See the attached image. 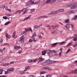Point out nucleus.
Masks as SVG:
<instances>
[{"mask_svg": "<svg viewBox=\"0 0 77 77\" xmlns=\"http://www.w3.org/2000/svg\"><path fill=\"white\" fill-rule=\"evenodd\" d=\"M77 2H70L66 4V6L67 7H71V9H74L77 8Z\"/></svg>", "mask_w": 77, "mask_h": 77, "instance_id": "1", "label": "nucleus"}, {"mask_svg": "<svg viewBox=\"0 0 77 77\" xmlns=\"http://www.w3.org/2000/svg\"><path fill=\"white\" fill-rule=\"evenodd\" d=\"M65 12V10L64 9H61L59 10H58L57 11H55L51 12L48 15H54V14H56L60 12L63 13Z\"/></svg>", "mask_w": 77, "mask_h": 77, "instance_id": "2", "label": "nucleus"}, {"mask_svg": "<svg viewBox=\"0 0 77 77\" xmlns=\"http://www.w3.org/2000/svg\"><path fill=\"white\" fill-rule=\"evenodd\" d=\"M35 37H36V33L34 32L33 35L31 37L32 39H30L29 42L30 43L32 42V41H34V42H37L38 40H35Z\"/></svg>", "mask_w": 77, "mask_h": 77, "instance_id": "3", "label": "nucleus"}, {"mask_svg": "<svg viewBox=\"0 0 77 77\" xmlns=\"http://www.w3.org/2000/svg\"><path fill=\"white\" fill-rule=\"evenodd\" d=\"M56 1H57V0H48V3H52V4L54 5V4H56Z\"/></svg>", "mask_w": 77, "mask_h": 77, "instance_id": "4", "label": "nucleus"}, {"mask_svg": "<svg viewBox=\"0 0 77 77\" xmlns=\"http://www.w3.org/2000/svg\"><path fill=\"white\" fill-rule=\"evenodd\" d=\"M70 73H72V74H77V69L74 70H71Z\"/></svg>", "mask_w": 77, "mask_h": 77, "instance_id": "5", "label": "nucleus"}, {"mask_svg": "<svg viewBox=\"0 0 77 77\" xmlns=\"http://www.w3.org/2000/svg\"><path fill=\"white\" fill-rule=\"evenodd\" d=\"M20 41L22 43H23L24 42V36H21L20 38Z\"/></svg>", "mask_w": 77, "mask_h": 77, "instance_id": "6", "label": "nucleus"}, {"mask_svg": "<svg viewBox=\"0 0 77 77\" xmlns=\"http://www.w3.org/2000/svg\"><path fill=\"white\" fill-rule=\"evenodd\" d=\"M65 26L66 29H70V27H70V25H69V24H66L65 25Z\"/></svg>", "mask_w": 77, "mask_h": 77, "instance_id": "7", "label": "nucleus"}, {"mask_svg": "<svg viewBox=\"0 0 77 77\" xmlns=\"http://www.w3.org/2000/svg\"><path fill=\"white\" fill-rule=\"evenodd\" d=\"M44 64H45V66H47V65H48V60H46L45 62L44 63H42V65Z\"/></svg>", "mask_w": 77, "mask_h": 77, "instance_id": "8", "label": "nucleus"}, {"mask_svg": "<svg viewBox=\"0 0 77 77\" xmlns=\"http://www.w3.org/2000/svg\"><path fill=\"white\" fill-rule=\"evenodd\" d=\"M47 73V72L45 71H41L40 72V75H44V74H45Z\"/></svg>", "mask_w": 77, "mask_h": 77, "instance_id": "9", "label": "nucleus"}, {"mask_svg": "<svg viewBox=\"0 0 77 77\" xmlns=\"http://www.w3.org/2000/svg\"><path fill=\"white\" fill-rule=\"evenodd\" d=\"M56 61H50V60H48L49 64H51V63H54L55 62H56Z\"/></svg>", "mask_w": 77, "mask_h": 77, "instance_id": "10", "label": "nucleus"}, {"mask_svg": "<svg viewBox=\"0 0 77 77\" xmlns=\"http://www.w3.org/2000/svg\"><path fill=\"white\" fill-rule=\"evenodd\" d=\"M38 59L39 60V61L38 62V63H40V62H41L43 60V59H42V58L40 57L38 58Z\"/></svg>", "mask_w": 77, "mask_h": 77, "instance_id": "11", "label": "nucleus"}, {"mask_svg": "<svg viewBox=\"0 0 77 77\" xmlns=\"http://www.w3.org/2000/svg\"><path fill=\"white\" fill-rule=\"evenodd\" d=\"M24 70L23 71H19V73H20V74H21V75H23V74H24Z\"/></svg>", "mask_w": 77, "mask_h": 77, "instance_id": "12", "label": "nucleus"}, {"mask_svg": "<svg viewBox=\"0 0 77 77\" xmlns=\"http://www.w3.org/2000/svg\"><path fill=\"white\" fill-rule=\"evenodd\" d=\"M14 49L18 50V49H20V48H21V47L17 46H15L14 47Z\"/></svg>", "mask_w": 77, "mask_h": 77, "instance_id": "13", "label": "nucleus"}, {"mask_svg": "<svg viewBox=\"0 0 77 77\" xmlns=\"http://www.w3.org/2000/svg\"><path fill=\"white\" fill-rule=\"evenodd\" d=\"M14 70V68H11L8 69V71L9 72H11L12 71H13Z\"/></svg>", "mask_w": 77, "mask_h": 77, "instance_id": "14", "label": "nucleus"}, {"mask_svg": "<svg viewBox=\"0 0 77 77\" xmlns=\"http://www.w3.org/2000/svg\"><path fill=\"white\" fill-rule=\"evenodd\" d=\"M58 43H56L52 44L51 45L52 47H56V45H57V44Z\"/></svg>", "mask_w": 77, "mask_h": 77, "instance_id": "15", "label": "nucleus"}, {"mask_svg": "<svg viewBox=\"0 0 77 77\" xmlns=\"http://www.w3.org/2000/svg\"><path fill=\"white\" fill-rule=\"evenodd\" d=\"M21 35H22V36H24V35H26V31H24L23 32L21 33Z\"/></svg>", "mask_w": 77, "mask_h": 77, "instance_id": "16", "label": "nucleus"}, {"mask_svg": "<svg viewBox=\"0 0 77 77\" xmlns=\"http://www.w3.org/2000/svg\"><path fill=\"white\" fill-rule=\"evenodd\" d=\"M65 23L67 24L69 23V20L68 19H67L65 20Z\"/></svg>", "mask_w": 77, "mask_h": 77, "instance_id": "17", "label": "nucleus"}, {"mask_svg": "<svg viewBox=\"0 0 77 77\" xmlns=\"http://www.w3.org/2000/svg\"><path fill=\"white\" fill-rule=\"evenodd\" d=\"M30 68V67L29 66H28L26 67H25V69L24 70V71H26L27 70V69H29V68Z\"/></svg>", "mask_w": 77, "mask_h": 77, "instance_id": "18", "label": "nucleus"}, {"mask_svg": "<svg viewBox=\"0 0 77 77\" xmlns=\"http://www.w3.org/2000/svg\"><path fill=\"white\" fill-rule=\"evenodd\" d=\"M48 67H43L41 69L42 70H45V69H48Z\"/></svg>", "mask_w": 77, "mask_h": 77, "instance_id": "19", "label": "nucleus"}, {"mask_svg": "<svg viewBox=\"0 0 77 77\" xmlns=\"http://www.w3.org/2000/svg\"><path fill=\"white\" fill-rule=\"evenodd\" d=\"M24 11V9H23L22 10H18L17 11L18 12V14H20L21 12H22L23 11Z\"/></svg>", "mask_w": 77, "mask_h": 77, "instance_id": "20", "label": "nucleus"}, {"mask_svg": "<svg viewBox=\"0 0 77 77\" xmlns=\"http://www.w3.org/2000/svg\"><path fill=\"white\" fill-rule=\"evenodd\" d=\"M5 36L7 38H11V35L8 34H5Z\"/></svg>", "mask_w": 77, "mask_h": 77, "instance_id": "21", "label": "nucleus"}, {"mask_svg": "<svg viewBox=\"0 0 77 77\" xmlns=\"http://www.w3.org/2000/svg\"><path fill=\"white\" fill-rule=\"evenodd\" d=\"M30 4V2H28L25 4V6L27 7V6H29Z\"/></svg>", "mask_w": 77, "mask_h": 77, "instance_id": "22", "label": "nucleus"}, {"mask_svg": "<svg viewBox=\"0 0 77 77\" xmlns=\"http://www.w3.org/2000/svg\"><path fill=\"white\" fill-rule=\"evenodd\" d=\"M48 18V17H47L46 15L42 16L39 17L40 18Z\"/></svg>", "mask_w": 77, "mask_h": 77, "instance_id": "23", "label": "nucleus"}, {"mask_svg": "<svg viewBox=\"0 0 77 77\" xmlns=\"http://www.w3.org/2000/svg\"><path fill=\"white\" fill-rule=\"evenodd\" d=\"M66 44V42H62L60 43V45H65V44Z\"/></svg>", "mask_w": 77, "mask_h": 77, "instance_id": "24", "label": "nucleus"}, {"mask_svg": "<svg viewBox=\"0 0 77 77\" xmlns=\"http://www.w3.org/2000/svg\"><path fill=\"white\" fill-rule=\"evenodd\" d=\"M32 60L31 59H29L27 61V62H28V63H32Z\"/></svg>", "mask_w": 77, "mask_h": 77, "instance_id": "25", "label": "nucleus"}, {"mask_svg": "<svg viewBox=\"0 0 77 77\" xmlns=\"http://www.w3.org/2000/svg\"><path fill=\"white\" fill-rule=\"evenodd\" d=\"M29 2H30L31 4H35V3L34 2V0H30L29 1Z\"/></svg>", "mask_w": 77, "mask_h": 77, "instance_id": "26", "label": "nucleus"}, {"mask_svg": "<svg viewBox=\"0 0 77 77\" xmlns=\"http://www.w3.org/2000/svg\"><path fill=\"white\" fill-rule=\"evenodd\" d=\"M72 45V43H69L67 45V47H70Z\"/></svg>", "mask_w": 77, "mask_h": 77, "instance_id": "27", "label": "nucleus"}, {"mask_svg": "<svg viewBox=\"0 0 77 77\" xmlns=\"http://www.w3.org/2000/svg\"><path fill=\"white\" fill-rule=\"evenodd\" d=\"M53 53V51L51 50L50 49L48 50V54H51Z\"/></svg>", "mask_w": 77, "mask_h": 77, "instance_id": "28", "label": "nucleus"}, {"mask_svg": "<svg viewBox=\"0 0 77 77\" xmlns=\"http://www.w3.org/2000/svg\"><path fill=\"white\" fill-rule=\"evenodd\" d=\"M73 46L74 48H77V42H76L75 44L73 45Z\"/></svg>", "mask_w": 77, "mask_h": 77, "instance_id": "29", "label": "nucleus"}, {"mask_svg": "<svg viewBox=\"0 0 77 77\" xmlns=\"http://www.w3.org/2000/svg\"><path fill=\"white\" fill-rule=\"evenodd\" d=\"M11 23L10 22H7L5 24V26H6L8 25V24H11Z\"/></svg>", "mask_w": 77, "mask_h": 77, "instance_id": "30", "label": "nucleus"}, {"mask_svg": "<svg viewBox=\"0 0 77 77\" xmlns=\"http://www.w3.org/2000/svg\"><path fill=\"white\" fill-rule=\"evenodd\" d=\"M41 0H39L37 1H36L34 3V4H38V3H41Z\"/></svg>", "mask_w": 77, "mask_h": 77, "instance_id": "31", "label": "nucleus"}, {"mask_svg": "<svg viewBox=\"0 0 77 77\" xmlns=\"http://www.w3.org/2000/svg\"><path fill=\"white\" fill-rule=\"evenodd\" d=\"M60 77H68L67 75H60Z\"/></svg>", "mask_w": 77, "mask_h": 77, "instance_id": "32", "label": "nucleus"}, {"mask_svg": "<svg viewBox=\"0 0 77 77\" xmlns=\"http://www.w3.org/2000/svg\"><path fill=\"white\" fill-rule=\"evenodd\" d=\"M73 19L74 20H77V15L75 16Z\"/></svg>", "mask_w": 77, "mask_h": 77, "instance_id": "33", "label": "nucleus"}, {"mask_svg": "<svg viewBox=\"0 0 77 77\" xmlns=\"http://www.w3.org/2000/svg\"><path fill=\"white\" fill-rule=\"evenodd\" d=\"M33 12H35V9H31L30 10V12L31 13H33Z\"/></svg>", "mask_w": 77, "mask_h": 77, "instance_id": "34", "label": "nucleus"}, {"mask_svg": "<svg viewBox=\"0 0 77 77\" xmlns=\"http://www.w3.org/2000/svg\"><path fill=\"white\" fill-rule=\"evenodd\" d=\"M38 37H39L40 39L42 40V37L40 35H38Z\"/></svg>", "mask_w": 77, "mask_h": 77, "instance_id": "35", "label": "nucleus"}, {"mask_svg": "<svg viewBox=\"0 0 77 77\" xmlns=\"http://www.w3.org/2000/svg\"><path fill=\"white\" fill-rule=\"evenodd\" d=\"M27 12V9H26L23 11L22 13V14H26Z\"/></svg>", "mask_w": 77, "mask_h": 77, "instance_id": "36", "label": "nucleus"}, {"mask_svg": "<svg viewBox=\"0 0 77 77\" xmlns=\"http://www.w3.org/2000/svg\"><path fill=\"white\" fill-rule=\"evenodd\" d=\"M42 25V24H37V26L38 27H40V26H41Z\"/></svg>", "mask_w": 77, "mask_h": 77, "instance_id": "37", "label": "nucleus"}, {"mask_svg": "<svg viewBox=\"0 0 77 77\" xmlns=\"http://www.w3.org/2000/svg\"><path fill=\"white\" fill-rule=\"evenodd\" d=\"M42 55L43 56L44 55H45V51H42Z\"/></svg>", "mask_w": 77, "mask_h": 77, "instance_id": "38", "label": "nucleus"}, {"mask_svg": "<svg viewBox=\"0 0 77 77\" xmlns=\"http://www.w3.org/2000/svg\"><path fill=\"white\" fill-rule=\"evenodd\" d=\"M3 69H1L0 70V74H3Z\"/></svg>", "mask_w": 77, "mask_h": 77, "instance_id": "39", "label": "nucleus"}, {"mask_svg": "<svg viewBox=\"0 0 77 77\" xmlns=\"http://www.w3.org/2000/svg\"><path fill=\"white\" fill-rule=\"evenodd\" d=\"M73 40L74 41H77V38H76L75 37H74L73 38Z\"/></svg>", "mask_w": 77, "mask_h": 77, "instance_id": "40", "label": "nucleus"}, {"mask_svg": "<svg viewBox=\"0 0 77 77\" xmlns=\"http://www.w3.org/2000/svg\"><path fill=\"white\" fill-rule=\"evenodd\" d=\"M8 73H10V72H9L8 70V69L7 71L5 72V74H8Z\"/></svg>", "mask_w": 77, "mask_h": 77, "instance_id": "41", "label": "nucleus"}, {"mask_svg": "<svg viewBox=\"0 0 77 77\" xmlns=\"http://www.w3.org/2000/svg\"><path fill=\"white\" fill-rule=\"evenodd\" d=\"M52 70V69L50 67H48V71H51Z\"/></svg>", "mask_w": 77, "mask_h": 77, "instance_id": "42", "label": "nucleus"}, {"mask_svg": "<svg viewBox=\"0 0 77 77\" xmlns=\"http://www.w3.org/2000/svg\"><path fill=\"white\" fill-rule=\"evenodd\" d=\"M38 60V59H35L34 60H32V62H35V63H36V61H37Z\"/></svg>", "mask_w": 77, "mask_h": 77, "instance_id": "43", "label": "nucleus"}, {"mask_svg": "<svg viewBox=\"0 0 77 77\" xmlns=\"http://www.w3.org/2000/svg\"><path fill=\"white\" fill-rule=\"evenodd\" d=\"M70 13L71 14H74L75 13V11L74 10H71L70 11Z\"/></svg>", "mask_w": 77, "mask_h": 77, "instance_id": "44", "label": "nucleus"}, {"mask_svg": "<svg viewBox=\"0 0 77 77\" xmlns=\"http://www.w3.org/2000/svg\"><path fill=\"white\" fill-rule=\"evenodd\" d=\"M71 51V49L69 48L68 50L66 52V53H69V52H70Z\"/></svg>", "mask_w": 77, "mask_h": 77, "instance_id": "45", "label": "nucleus"}, {"mask_svg": "<svg viewBox=\"0 0 77 77\" xmlns=\"http://www.w3.org/2000/svg\"><path fill=\"white\" fill-rule=\"evenodd\" d=\"M67 15H70V14H71V13L70 11L67 12Z\"/></svg>", "mask_w": 77, "mask_h": 77, "instance_id": "46", "label": "nucleus"}, {"mask_svg": "<svg viewBox=\"0 0 77 77\" xmlns=\"http://www.w3.org/2000/svg\"><path fill=\"white\" fill-rule=\"evenodd\" d=\"M9 65V63H6L4 65V66H6Z\"/></svg>", "mask_w": 77, "mask_h": 77, "instance_id": "47", "label": "nucleus"}, {"mask_svg": "<svg viewBox=\"0 0 77 77\" xmlns=\"http://www.w3.org/2000/svg\"><path fill=\"white\" fill-rule=\"evenodd\" d=\"M3 18L4 19H5V20H6L8 18L6 16H3Z\"/></svg>", "mask_w": 77, "mask_h": 77, "instance_id": "48", "label": "nucleus"}, {"mask_svg": "<svg viewBox=\"0 0 77 77\" xmlns=\"http://www.w3.org/2000/svg\"><path fill=\"white\" fill-rule=\"evenodd\" d=\"M14 63V61H12L9 63V65H11V64H12Z\"/></svg>", "mask_w": 77, "mask_h": 77, "instance_id": "49", "label": "nucleus"}, {"mask_svg": "<svg viewBox=\"0 0 77 77\" xmlns=\"http://www.w3.org/2000/svg\"><path fill=\"white\" fill-rule=\"evenodd\" d=\"M56 31H54L51 32V34H54V33H56Z\"/></svg>", "mask_w": 77, "mask_h": 77, "instance_id": "50", "label": "nucleus"}, {"mask_svg": "<svg viewBox=\"0 0 77 77\" xmlns=\"http://www.w3.org/2000/svg\"><path fill=\"white\" fill-rule=\"evenodd\" d=\"M31 17V16H29V17H26V20H28V19H29V18H30V17Z\"/></svg>", "mask_w": 77, "mask_h": 77, "instance_id": "51", "label": "nucleus"}, {"mask_svg": "<svg viewBox=\"0 0 77 77\" xmlns=\"http://www.w3.org/2000/svg\"><path fill=\"white\" fill-rule=\"evenodd\" d=\"M27 20V19H26V17L23 20V21H26Z\"/></svg>", "mask_w": 77, "mask_h": 77, "instance_id": "52", "label": "nucleus"}, {"mask_svg": "<svg viewBox=\"0 0 77 77\" xmlns=\"http://www.w3.org/2000/svg\"><path fill=\"white\" fill-rule=\"evenodd\" d=\"M5 7V5H3L2 6V8H4Z\"/></svg>", "mask_w": 77, "mask_h": 77, "instance_id": "53", "label": "nucleus"}, {"mask_svg": "<svg viewBox=\"0 0 77 77\" xmlns=\"http://www.w3.org/2000/svg\"><path fill=\"white\" fill-rule=\"evenodd\" d=\"M45 51V53H48V50H46Z\"/></svg>", "mask_w": 77, "mask_h": 77, "instance_id": "54", "label": "nucleus"}, {"mask_svg": "<svg viewBox=\"0 0 77 77\" xmlns=\"http://www.w3.org/2000/svg\"><path fill=\"white\" fill-rule=\"evenodd\" d=\"M0 77H8L6 75H0Z\"/></svg>", "mask_w": 77, "mask_h": 77, "instance_id": "55", "label": "nucleus"}, {"mask_svg": "<svg viewBox=\"0 0 77 77\" xmlns=\"http://www.w3.org/2000/svg\"><path fill=\"white\" fill-rule=\"evenodd\" d=\"M18 53L19 54H21V53H22V51H19L18 52Z\"/></svg>", "mask_w": 77, "mask_h": 77, "instance_id": "56", "label": "nucleus"}, {"mask_svg": "<svg viewBox=\"0 0 77 77\" xmlns=\"http://www.w3.org/2000/svg\"><path fill=\"white\" fill-rule=\"evenodd\" d=\"M5 9L6 10H7V11H9V12H11V9H9L8 8H7V9L6 8H5Z\"/></svg>", "mask_w": 77, "mask_h": 77, "instance_id": "57", "label": "nucleus"}, {"mask_svg": "<svg viewBox=\"0 0 77 77\" xmlns=\"http://www.w3.org/2000/svg\"><path fill=\"white\" fill-rule=\"evenodd\" d=\"M16 34V32L14 31L13 32V36H14V35H15Z\"/></svg>", "mask_w": 77, "mask_h": 77, "instance_id": "58", "label": "nucleus"}, {"mask_svg": "<svg viewBox=\"0 0 77 77\" xmlns=\"http://www.w3.org/2000/svg\"><path fill=\"white\" fill-rule=\"evenodd\" d=\"M74 36H75V38H77V34H75L74 35Z\"/></svg>", "mask_w": 77, "mask_h": 77, "instance_id": "59", "label": "nucleus"}, {"mask_svg": "<svg viewBox=\"0 0 77 77\" xmlns=\"http://www.w3.org/2000/svg\"><path fill=\"white\" fill-rule=\"evenodd\" d=\"M70 25L71 26H72V27H74V26L72 24H70Z\"/></svg>", "mask_w": 77, "mask_h": 77, "instance_id": "60", "label": "nucleus"}, {"mask_svg": "<svg viewBox=\"0 0 77 77\" xmlns=\"http://www.w3.org/2000/svg\"><path fill=\"white\" fill-rule=\"evenodd\" d=\"M34 28H38V26H37V25H35V26H34Z\"/></svg>", "mask_w": 77, "mask_h": 77, "instance_id": "61", "label": "nucleus"}, {"mask_svg": "<svg viewBox=\"0 0 77 77\" xmlns=\"http://www.w3.org/2000/svg\"><path fill=\"white\" fill-rule=\"evenodd\" d=\"M52 76V74H49L48 75V77H51Z\"/></svg>", "mask_w": 77, "mask_h": 77, "instance_id": "62", "label": "nucleus"}, {"mask_svg": "<svg viewBox=\"0 0 77 77\" xmlns=\"http://www.w3.org/2000/svg\"><path fill=\"white\" fill-rule=\"evenodd\" d=\"M75 63L77 66V60L75 62Z\"/></svg>", "mask_w": 77, "mask_h": 77, "instance_id": "63", "label": "nucleus"}, {"mask_svg": "<svg viewBox=\"0 0 77 77\" xmlns=\"http://www.w3.org/2000/svg\"><path fill=\"white\" fill-rule=\"evenodd\" d=\"M29 76L31 77H34V75H29Z\"/></svg>", "mask_w": 77, "mask_h": 77, "instance_id": "64", "label": "nucleus"}]
</instances>
